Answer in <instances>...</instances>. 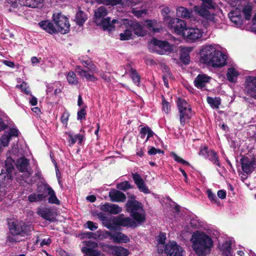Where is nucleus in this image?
Returning a JSON list of instances; mask_svg holds the SVG:
<instances>
[{"instance_id":"obj_1","label":"nucleus","mask_w":256,"mask_h":256,"mask_svg":"<svg viewBox=\"0 0 256 256\" xmlns=\"http://www.w3.org/2000/svg\"><path fill=\"white\" fill-rule=\"evenodd\" d=\"M212 234L209 232V236L203 232H194L191 239L192 243V247L194 250L197 254H207L210 252V248L213 246L214 243L218 244L217 237L218 233L217 232H214Z\"/></svg>"},{"instance_id":"obj_2","label":"nucleus","mask_w":256,"mask_h":256,"mask_svg":"<svg viewBox=\"0 0 256 256\" xmlns=\"http://www.w3.org/2000/svg\"><path fill=\"white\" fill-rule=\"evenodd\" d=\"M202 62L214 68L222 67L226 64V56L218 50L217 46L210 44L204 46L200 50Z\"/></svg>"},{"instance_id":"obj_3","label":"nucleus","mask_w":256,"mask_h":256,"mask_svg":"<svg viewBox=\"0 0 256 256\" xmlns=\"http://www.w3.org/2000/svg\"><path fill=\"white\" fill-rule=\"evenodd\" d=\"M237 8L231 10L228 14V17L233 25L240 27L243 22L242 12L244 15L246 20H250L251 17L252 6L248 0H238Z\"/></svg>"},{"instance_id":"obj_4","label":"nucleus","mask_w":256,"mask_h":256,"mask_svg":"<svg viewBox=\"0 0 256 256\" xmlns=\"http://www.w3.org/2000/svg\"><path fill=\"white\" fill-rule=\"evenodd\" d=\"M108 14V10L105 6H101L94 11V22L97 25L102 26L104 30L108 32L114 30V24L118 23L117 20H110L109 17L104 18Z\"/></svg>"},{"instance_id":"obj_5","label":"nucleus","mask_w":256,"mask_h":256,"mask_svg":"<svg viewBox=\"0 0 256 256\" xmlns=\"http://www.w3.org/2000/svg\"><path fill=\"white\" fill-rule=\"evenodd\" d=\"M126 206L128 212L137 222L141 223L145 220V212L142 203L132 198L127 202Z\"/></svg>"},{"instance_id":"obj_6","label":"nucleus","mask_w":256,"mask_h":256,"mask_svg":"<svg viewBox=\"0 0 256 256\" xmlns=\"http://www.w3.org/2000/svg\"><path fill=\"white\" fill-rule=\"evenodd\" d=\"M177 106L180 125L184 126L186 122L191 118L194 113L192 110L191 106L184 99L178 98L177 100Z\"/></svg>"},{"instance_id":"obj_7","label":"nucleus","mask_w":256,"mask_h":256,"mask_svg":"<svg viewBox=\"0 0 256 256\" xmlns=\"http://www.w3.org/2000/svg\"><path fill=\"white\" fill-rule=\"evenodd\" d=\"M202 4L201 6H195L194 7V11L198 15L206 20L214 21V15L211 14L208 10V9L214 8V2L212 0H202Z\"/></svg>"},{"instance_id":"obj_8","label":"nucleus","mask_w":256,"mask_h":256,"mask_svg":"<svg viewBox=\"0 0 256 256\" xmlns=\"http://www.w3.org/2000/svg\"><path fill=\"white\" fill-rule=\"evenodd\" d=\"M53 20L56 26L58 32L65 34L70 30V24L68 18L61 13H55L53 14Z\"/></svg>"},{"instance_id":"obj_9","label":"nucleus","mask_w":256,"mask_h":256,"mask_svg":"<svg viewBox=\"0 0 256 256\" xmlns=\"http://www.w3.org/2000/svg\"><path fill=\"white\" fill-rule=\"evenodd\" d=\"M30 226H26L23 222H12L10 224L9 229L11 234L24 236L28 234L31 230Z\"/></svg>"},{"instance_id":"obj_10","label":"nucleus","mask_w":256,"mask_h":256,"mask_svg":"<svg viewBox=\"0 0 256 256\" xmlns=\"http://www.w3.org/2000/svg\"><path fill=\"white\" fill-rule=\"evenodd\" d=\"M168 24L169 27L172 29L176 34L178 35H182L183 36L185 30L187 29L186 22L178 18H172Z\"/></svg>"},{"instance_id":"obj_11","label":"nucleus","mask_w":256,"mask_h":256,"mask_svg":"<svg viewBox=\"0 0 256 256\" xmlns=\"http://www.w3.org/2000/svg\"><path fill=\"white\" fill-rule=\"evenodd\" d=\"M166 254L169 256H182L184 250L174 241L170 242L164 246Z\"/></svg>"},{"instance_id":"obj_12","label":"nucleus","mask_w":256,"mask_h":256,"mask_svg":"<svg viewBox=\"0 0 256 256\" xmlns=\"http://www.w3.org/2000/svg\"><path fill=\"white\" fill-rule=\"evenodd\" d=\"M245 91L248 95L256 99V76H248L246 77Z\"/></svg>"},{"instance_id":"obj_13","label":"nucleus","mask_w":256,"mask_h":256,"mask_svg":"<svg viewBox=\"0 0 256 256\" xmlns=\"http://www.w3.org/2000/svg\"><path fill=\"white\" fill-rule=\"evenodd\" d=\"M150 44L154 45L156 50L160 54H164L166 52L172 50V46L165 41H161L154 38L151 40Z\"/></svg>"},{"instance_id":"obj_14","label":"nucleus","mask_w":256,"mask_h":256,"mask_svg":"<svg viewBox=\"0 0 256 256\" xmlns=\"http://www.w3.org/2000/svg\"><path fill=\"white\" fill-rule=\"evenodd\" d=\"M18 130L17 128H10L2 136L0 139V144L2 146H7L10 140L12 137H17L18 136Z\"/></svg>"},{"instance_id":"obj_15","label":"nucleus","mask_w":256,"mask_h":256,"mask_svg":"<svg viewBox=\"0 0 256 256\" xmlns=\"http://www.w3.org/2000/svg\"><path fill=\"white\" fill-rule=\"evenodd\" d=\"M106 234L108 236L114 243H127L130 242L129 238L121 232H106Z\"/></svg>"},{"instance_id":"obj_16","label":"nucleus","mask_w":256,"mask_h":256,"mask_svg":"<svg viewBox=\"0 0 256 256\" xmlns=\"http://www.w3.org/2000/svg\"><path fill=\"white\" fill-rule=\"evenodd\" d=\"M97 246L96 242L88 241L86 242V246L82 248V250L87 256H100L98 252L96 250Z\"/></svg>"},{"instance_id":"obj_17","label":"nucleus","mask_w":256,"mask_h":256,"mask_svg":"<svg viewBox=\"0 0 256 256\" xmlns=\"http://www.w3.org/2000/svg\"><path fill=\"white\" fill-rule=\"evenodd\" d=\"M124 23L128 24L130 28L134 32V33L138 36H144L146 32L144 28L136 21L129 22L127 20H124Z\"/></svg>"},{"instance_id":"obj_18","label":"nucleus","mask_w":256,"mask_h":256,"mask_svg":"<svg viewBox=\"0 0 256 256\" xmlns=\"http://www.w3.org/2000/svg\"><path fill=\"white\" fill-rule=\"evenodd\" d=\"M241 161L242 171L246 174L252 173L256 166L255 160L247 157H244L241 159Z\"/></svg>"},{"instance_id":"obj_19","label":"nucleus","mask_w":256,"mask_h":256,"mask_svg":"<svg viewBox=\"0 0 256 256\" xmlns=\"http://www.w3.org/2000/svg\"><path fill=\"white\" fill-rule=\"evenodd\" d=\"M202 31L198 28H187L184 32V37L190 40H196L202 37Z\"/></svg>"},{"instance_id":"obj_20","label":"nucleus","mask_w":256,"mask_h":256,"mask_svg":"<svg viewBox=\"0 0 256 256\" xmlns=\"http://www.w3.org/2000/svg\"><path fill=\"white\" fill-rule=\"evenodd\" d=\"M18 152V149L17 146H14L9 153L10 155L8 156L6 160V166L8 169L10 170L11 168H14V164H15L14 158H16Z\"/></svg>"},{"instance_id":"obj_21","label":"nucleus","mask_w":256,"mask_h":256,"mask_svg":"<svg viewBox=\"0 0 256 256\" xmlns=\"http://www.w3.org/2000/svg\"><path fill=\"white\" fill-rule=\"evenodd\" d=\"M132 176L135 184H136L140 192H143L144 194H150V192L140 174L136 173L132 174Z\"/></svg>"},{"instance_id":"obj_22","label":"nucleus","mask_w":256,"mask_h":256,"mask_svg":"<svg viewBox=\"0 0 256 256\" xmlns=\"http://www.w3.org/2000/svg\"><path fill=\"white\" fill-rule=\"evenodd\" d=\"M115 222L116 224L126 227L135 226V222L131 218H124V214H120L115 219Z\"/></svg>"},{"instance_id":"obj_23","label":"nucleus","mask_w":256,"mask_h":256,"mask_svg":"<svg viewBox=\"0 0 256 256\" xmlns=\"http://www.w3.org/2000/svg\"><path fill=\"white\" fill-rule=\"evenodd\" d=\"M100 209L102 211L108 212L112 214H116L122 211V208L118 205L106 203L100 206Z\"/></svg>"},{"instance_id":"obj_24","label":"nucleus","mask_w":256,"mask_h":256,"mask_svg":"<svg viewBox=\"0 0 256 256\" xmlns=\"http://www.w3.org/2000/svg\"><path fill=\"white\" fill-rule=\"evenodd\" d=\"M76 70L80 76L85 78L87 81L94 82L98 80V78L93 74L88 73L87 70L83 69L80 66H76Z\"/></svg>"},{"instance_id":"obj_25","label":"nucleus","mask_w":256,"mask_h":256,"mask_svg":"<svg viewBox=\"0 0 256 256\" xmlns=\"http://www.w3.org/2000/svg\"><path fill=\"white\" fill-rule=\"evenodd\" d=\"M210 78L205 74H199L194 80V86L198 88L202 89L209 82Z\"/></svg>"},{"instance_id":"obj_26","label":"nucleus","mask_w":256,"mask_h":256,"mask_svg":"<svg viewBox=\"0 0 256 256\" xmlns=\"http://www.w3.org/2000/svg\"><path fill=\"white\" fill-rule=\"evenodd\" d=\"M218 247L222 254L224 256H232L233 254L232 250V241L226 240L222 244H218Z\"/></svg>"},{"instance_id":"obj_27","label":"nucleus","mask_w":256,"mask_h":256,"mask_svg":"<svg viewBox=\"0 0 256 256\" xmlns=\"http://www.w3.org/2000/svg\"><path fill=\"white\" fill-rule=\"evenodd\" d=\"M108 196L112 202H123L126 199V196L124 193L116 190L110 192Z\"/></svg>"},{"instance_id":"obj_28","label":"nucleus","mask_w":256,"mask_h":256,"mask_svg":"<svg viewBox=\"0 0 256 256\" xmlns=\"http://www.w3.org/2000/svg\"><path fill=\"white\" fill-rule=\"evenodd\" d=\"M39 26L49 34H52L58 32L56 28L53 24L48 20L40 22L38 23Z\"/></svg>"},{"instance_id":"obj_29","label":"nucleus","mask_w":256,"mask_h":256,"mask_svg":"<svg viewBox=\"0 0 256 256\" xmlns=\"http://www.w3.org/2000/svg\"><path fill=\"white\" fill-rule=\"evenodd\" d=\"M180 58L185 64H188L190 61V53L192 52V48L191 47L180 46Z\"/></svg>"},{"instance_id":"obj_30","label":"nucleus","mask_w":256,"mask_h":256,"mask_svg":"<svg viewBox=\"0 0 256 256\" xmlns=\"http://www.w3.org/2000/svg\"><path fill=\"white\" fill-rule=\"evenodd\" d=\"M80 62L84 66L87 68L86 70L88 72V73L93 74L94 75L95 73H98V70L96 66L90 60H83L80 59Z\"/></svg>"},{"instance_id":"obj_31","label":"nucleus","mask_w":256,"mask_h":256,"mask_svg":"<svg viewBox=\"0 0 256 256\" xmlns=\"http://www.w3.org/2000/svg\"><path fill=\"white\" fill-rule=\"evenodd\" d=\"M16 165L20 172H27L29 166V160L24 157H22L17 160Z\"/></svg>"},{"instance_id":"obj_32","label":"nucleus","mask_w":256,"mask_h":256,"mask_svg":"<svg viewBox=\"0 0 256 256\" xmlns=\"http://www.w3.org/2000/svg\"><path fill=\"white\" fill-rule=\"evenodd\" d=\"M38 214L44 218L49 221H52L54 218L52 212L49 208L39 209L38 211Z\"/></svg>"},{"instance_id":"obj_33","label":"nucleus","mask_w":256,"mask_h":256,"mask_svg":"<svg viewBox=\"0 0 256 256\" xmlns=\"http://www.w3.org/2000/svg\"><path fill=\"white\" fill-rule=\"evenodd\" d=\"M110 248L115 256H128L130 254L127 249L121 246H110Z\"/></svg>"},{"instance_id":"obj_34","label":"nucleus","mask_w":256,"mask_h":256,"mask_svg":"<svg viewBox=\"0 0 256 256\" xmlns=\"http://www.w3.org/2000/svg\"><path fill=\"white\" fill-rule=\"evenodd\" d=\"M192 13V11L191 10H188L183 6L179 7L176 10V16L180 18H190Z\"/></svg>"},{"instance_id":"obj_35","label":"nucleus","mask_w":256,"mask_h":256,"mask_svg":"<svg viewBox=\"0 0 256 256\" xmlns=\"http://www.w3.org/2000/svg\"><path fill=\"white\" fill-rule=\"evenodd\" d=\"M240 73L234 68H230L228 70L226 78L228 80L231 82H236Z\"/></svg>"},{"instance_id":"obj_36","label":"nucleus","mask_w":256,"mask_h":256,"mask_svg":"<svg viewBox=\"0 0 256 256\" xmlns=\"http://www.w3.org/2000/svg\"><path fill=\"white\" fill-rule=\"evenodd\" d=\"M158 250L159 254H162L164 252V248L166 240V234L160 233L157 238Z\"/></svg>"},{"instance_id":"obj_37","label":"nucleus","mask_w":256,"mask_h":256,"mask_svg":"<svg viewBox=\"0 0 256 256\" xmlns=\"http://www.w3.org/2000/svg\"><path fill=\"white\" fill-rule=\"evenodd\" d=\"M18 2L22 8V6L34 8L40 4V0H18Z\"/></svg>"},{"instance_id":"obj_38","label":"nucleus","mask_w":256,"mask_h":256,"mask_svg":"<svg viewBox=\"0 0 256 256\" xmlns=\"http://www.w3.org/2000/svg\"><path fill=\"white\" fill-rule=\"evenodd\" d=\"M47 190L48 194L50 196V197L48 198V202L50 204H56L58 205L60 204V201L56 196L54 190L50 186H48Z\"/></svg>"},{"instance_id":"obj_39","label":"nucleus","mask_w":256,"mask_h":256,"mask_svg":"<svg viewBox=\"0 0 256 256\" xmlns=\"http://www.w3.org/2000/svg\"><path fill=\"white\" fill-rule=\"evenodd\" d=\"M86 20L87 16L84 12L79 10L76 14L74 20L76 21L77 24L80 26H82Z\"/></svg>"},{"instance_id":"obj_40","label":"nucleus","mask_w":256,"mask_h":256,"mask_svg":"<svg viewBox=\"0 0 256 256\" xmlns=\"http://www.w3.org/2000/svg\"><path fill=\"white\" fill-rule=\"evenodd\" d=\"M164 74L162 76V79L164 82V84L166 87L168 88V80H172L173 78L172 74L170 72L169 69L164 67L163 70Z\"/></svg>"},{"instance_id":"obj_41","label":"nucleus","mask_w":256,"mask_h":256,"mask_svg":"<svg viewBox=\"0 0 256 256\" xmlns=\"http://www.w3.org/2000/svg\"><path fill=\"white\" fill-rule=\"evenodd\" d=\"M46 198V195L44 194H32L28 196V200L31 202H40Z\"/></svg>"},{"instance_id":"obj_42","label":"nucleus","mask_w":256,"mask_h":256,"mask_svg":"<svg viewBox=\"0 0 256 256\" xmlns=\"http://www.w3.org/2000/svg\"><path fill=\"white\" fill-rule=\"evenodd\" d=\"M140 133L141 134L142 138H144L145 136L147 135L146 142H147L150 138L153 136L154 134V132L148 127H144L142 128Z\"/></svg>"},{"instance_id":"obj_43","label":"nucleus","mask_w":256,"mask_h":256,"mask_svg":"<svg viewBox=\"0 0 256 256\" xmlns=\"http://www.w3.org/2000/svg\"><path fill=\"white\" fill-rule=\"evenodd\" d=\"M207 102L210 106L213 108H218L220 104V99L219 98H207Z\"/></svg>"},{"instance_id":"obj_44","label":"nucleus","mask_w":256,"mask_h":256,"mask_svg":"<svg viewBox=\"0 0 256 256\" xmlns=\"http://www.w3.org/2000/svg\"><path fill=\"white\" fill-rule=\"evenodd\" d=\"M210 161H212L214 164L218 166H220V163L218 160V156L216 152L214 150H210V152H209L208 156L207 157Z\"/></svg>"},{"instance_id":"obj_45","label":"nucleus","mask_w":256,"mask_h":256,"mask_svg":"<svg viewBox=\"0 0 256 256\" xmlns=\"http://www.w3.org/2000/svg\"><path fill=\"white\" fill-rule=\"evenodd\" d=\"M66 78L68 83L70 84L76 85L78 83V79L76 74L73 72H70L66 76Z\"/></svg>"},{"instance_id":"obj_46","label":"nucleus","mask_w":256,"mask_h":256,"mask_svg":"<svg viewBox=\"0 0 256 256\" xmlns=\"http://www.w3.org/2000/svg\"><path fill=\"white\" fill-rule=\"evenodd\" d=\"M130 77L132 78L134 84L138 86L140 84V77L136 71L132 68H130Z\"/></svg>"},{"instance_id":"obj_47","label":"nucleus","mask_w":256,"mask_h":256,"mask_svg":"<svg viewBox=\"0 0 256 256\" xmlns=\"http://www.w3.org/2000/svg\"><path fill=\"white\" fill-rule=\"evenodd\" d=\"M145 24L149 30H152L154 32H159V29L155 28L156 24V21L146 20H145Z\"/></svg>"},{"instance_id":"obj_48","label":"nucleus","mask_w":256,"mask_h":256,"mask_svg":"<svg viewBox=\"0 0 256 256\" xmlns=\"http://www.w3.org/2000/svg\"><path fill=\"white\" fill-rule=\"evenodd\" d=\"M132 30L126 29L123 33L120 34V39L122 40H128L132 38Z\"/></svg>"},{"instance_id":"obj_49","label":"nucleus","mask_w":256,"mask_h":256,"mask_svg":"<svg viewBox=\"0 0 256 256\" xmlns=\"http://www.w3.org/2000/svg\"><path fill=\"white\" fill-rule=\"evenodd\" d=\"M96 1L100 4L116 6L120 4L122 0H96Z\"/></svg>"},{"instance_id":"obj_50","label":"nucleus","mask_w":256,"mask_h":256,"mask_svg":"<svg viewBox=\"0 0 256 256\" xmlns=\"http://www.w3.org/2000/svg\"><path fill=\"white\" fill-rule=\"evenodd\" d=\"M170 12V10L168 8L166 7L164 8L162 10V14L164 16V20L165 22L168 23L169 20L172 19L170 17L168 16V14Z\"/></svg>"},{"instance_id":"obj_51","label":"nucleus","mask_w":256,"mask_h":256,"mask_svg":"<svg viewBox=\"0 0 256 256\" xmlns=\"http://www.w3.org/2000/svg\"><path fill=\"white\" fill-rule=\"evenodd\" d=\"M17 236L18 235L13 234L10 232L7 236L6 243L8 245H10L14 242H19L20 240H18Z\"/></svg>"},{"instance_id":"obj_52","label":"nucleus","mask_w":256,"mask_h":256,"mask_svg":"<svg viewBox=\"0 0 256 256\" xmlns=\"http://www.w3.org/2000/svg\"><path fill=\"white\" fill-rule=\"evenodd\" d=\"M174 160L178 162L182 163L183 164L188 165L189 166L190 164L186 161L185 160H183L182 158L178 156L174 152H172L171 154Z\"/></svg>"},{"instance_id":"obj_53","label":"nucleus","mask_w":256,"mask_h":256,"mask_svg":"<svg viewBox=\"0 0 256 256\" xmlns=\"http://www.w3.org/2000/svg\"><path fill=\"white\" fill-rule=\"evenodd\" d=\"M206 194L209 200L212 202L218 203V199L217 198L216 195L212 193V191L210 189H208L206 190Z\"/></svg>"},{"instance_id":"obj_54","label":"nucleus","mask_w":256,"mask_h":256,"mask_svg":"<svg viewBox=\"0 0 256 256\" xmlns=\"http://www.w3.org/2000/svg\"><path fill=\"white\" fill-rule=\"evenodd\" d=\"M16 87L20 88L21 90L24 92L26 94H29L30 93L27 84L26 82H22L21 84L17 85Z\"/></svg>"},{"instance_id":"obj_55","label":"nucleus","mask_w":256,"mask_h":256,"mask_svg":"<svg viewBox=\"0 0 256 256\" xmlns=\"http://www.w3.org/2000/svg\"><path fill=\"white\" fill-rule=\"evenodd\" d=\"M117 188L122 190H128L130 188V184L127 181L123 182L120 184H118L117 185Z\"/></svg>"},{"instance_id":"obj_56","label":"nucleus","mask_w":256,"mask_h":256,"mask_svg":"<svg viewBox=\"0 0 256 256\" xmlns=\"http://www.w3.org/2000/svg\"><path fill=\"white\" fill-rule=\"evenodd\" d=\"M132 13L136 17L139 18L142 16H143L146 15L147 14V10H136L135 9H133Z\"/></svg>"},{"instance_id":"obj_57","label":"nucleus","mask_w":256,"mask_h":256,"mask_svg":"<svg viewBox=\"0 0 256 256\" xmlns=\"http://www.w3.org/2000/svg\"><path fill=\"white\" fill-rule=\"evenodd\" d=\"M70 116V114L68 112L65 111L61 116V121L64 124L66 125Z\"/></svg>"},{"instance_id":"obj_58","label":"nucleus","mask_w":256,"mask_h":256,"mask_svg":"<svg viewBox=\"0 0 256 256\" xmlns=\"http://www.w3.org/2000/svg\"><path fill=\"white\" fill-rule=\"evenodd\" d=\"M162 109L166 113L168 114L170 110V106L169 103L166 102L164 99H163L162 102Z\"/></svg>"},{"instance_id":"obj_59","label":"nucleus","mask_w":256,"mask_h":256,"mask_svg":"<svg viewBox=\"0 0 256 256\" xmlns=\"http://www.w3.org/2000/svg\"><path fill=\"white\" fill-rule=\"evenodd\" d=\"M78 120H82V119L86 118V110L84 108H81L80 110L78 112Z\"/></svg>"},{"instance_id":"obj_60","label":"nucleus","mask_w":256,"mask_h":256,"mask_svg":"<svg viewBox=\"0 0 256 256\" xmlns=\"http://www.w3.org/2000/svg\"><path fill=\"white\" fill-rule=\"evenodd\" d=\"M148 152L150 155H154L156 154H163L164 151L160 150V149L156 148L154 147H151L148 150Z\"/></svg>"},{"instance_id":"obj_61","label":"nucleus","mask_w":256,"mask_h":256,"mask_svg":"<svg viewBox=\"0 0 256 256\" xmlns=\"http://www.w3.org/2000/svg\"><path fill=\"white\" fill-rule=\"evenodd\" d=\"M87 228L91 230H94L98 228L96 224L93 222L92 221H88L86 222Z\"/></svg>"},{"instance_id":"obj_62","label":"nucleus","mask_w":256,"mask_h":256,"mask_svg":"<svg viewBox=\"0 0 256 256\" xmlns=\"http://www.w3.org/2000/svg\"><path fill=\"white\" fill-rule=\"evenodd\" d=\"M68 142L70 146H72L74 145L76 142V137L75 136H73L71 134H68Z\"/></svg>"},{"instance_id":"obj_63","label":"nucleus","mask_w":256,"mask_h":256,"mask_svg":"<svg viewBox=\"0 0 256 256\" xmlns=\"http://www.w3.org/2000/svg\"><path fill=\"white\" fill-rule=\"evenodd\" d=\"M209 152H210V150H208V148L204 147L200 149L199 154L204 156V158H207Z\"/></svg>"},{"instance_id":"obj_64","label":"nucleus","mask_w":256,"mask_h":256,"mask_svg":"<svg viewBox=\"0 0 256 256\" xmlns=\"http://www.w3.org/2000/svg\"><path fill=\"white\" fill-rule=\"evenodd\" d=\"M250 29L252 32L256 33V14L252 18Z\"/></svg>"}]
</instances>
